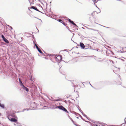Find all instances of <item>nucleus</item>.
<instances>
[{
  "label": "nucleus",
  "instance_id": "1",
  "mask_svg": "<svg viewBox=\"0 0 126 126\" xmlns=\"http://www.w3.org/2000/svg\"><path fill=\"white\" fill-rule=\"evenodd\" d=\"M59 109H61L64 111L68 113V111H67V110L64 107L62 106H60L57 107Z\"/></svg>",
  "mask_w": 126,
  "mask_h": 126
},
{
  "label": "nucleus",
  "instance_id": "2",
  "mask_svg": "<svg viewBox=\"0 0 126 126\" xmlns=\"http://www.w3.org/2000/svg\"><path fill=\"white\" fill-rule=\"evenodd\" d=\"M62 59V57L60 55H58L57 56L56 58V60L58 62L61 61Z\"/></svg>",
  "mask_w": 126,
  "mask_h": 126
},
{
  "label": "nucleus",
  "instance_id": "3",
  "mask_svg": "<svg viewBox=\"0 0 126 126\" xmlns=\"http://www.w3.org/2000/svg\"><path fill=\"white\" fill-rule=\"evenodd\" d=\"M31 106L32 108H34L36 107V105L35 103H31Z\"/></svg>",
  "mask_w": 126,
  "mask_h": 126
},
{
  "label": "nucleus",
  "instance_id": "4",
  "mask_svg": "<svg viewBox=\"0 0 126 126\" xmlns=\"http://www.w3.org/2000/svg\"><path fill=\"white\" fill-rule=\"evenodd\" d=\"M34 45L35 46H36V48L38 50L39 52L40 53H42L43 52H42L41 49L38 47L37 45L36 44H35Z\"/></svg>",
  "mask_w": 126,
  "mask_h": 126
},
{
  "label": "nucleus",
  "instance_id": "5",
  "mask_svg": "<svg viewBox=\"0 0 126 126\" xmlns=\"http://www.w3.org/2000/svg\"><path fill=\"white\" fill-rule=\"evenodd\" d=\"M97 13L96 12H93L92 14V15L93 17H95L96 16Z\"/></svg>",
  "mask_w": 126,
  "mask_h": 126
},
{
  "label": "nucleus",
  "instance_id": "6",
  "mask_svg": "<svg viewBox=\"0 0 126 126\" xmlns=\"http://www.w3.org/2000/svg\"><path fill=\"white\" fill-rule=\"evenodd\" d=\"M9 120L11 122H16L17 121V120L15 118H12L11 119H9Z\"/></svg>",
  "mask_w": 126,
  "mask_h": 126
},
{
  "label": "nucleus",
  "instance_id": "7",
  "mask_svg": "<svg viewBox=\"0 0 126 126\" xmlns=\"http://www.w3.org/2000/svg\"><path fill=\"white\" fill-rule=\"evenodd\" d=\"M122 52H126V44L125 45V47L123 48L122 49Z\"/></svg>",
  "mask_w": 126,
  "mask_h": 126
},
{
  "label": "nucleus",
  "instance_id": "8",
  "mask_svg": "<svg viewBox=\"0 0 126 126\" xmlns=\"http://www.w3.org/2000/svg\"><path fill=\"white\" fill-rule=\"evenodd\" d=\"M80 47L82 48L83 49L84 48L85 46L84 45V44L83 43H80Z\"/></svg>",
  "mask_w": 126,
  "mask_h": 126
},
{
  "label": "nucleus",
  "instance_id": "9",
  "mask_svg": "<svg viewBox=\"0 0 126 126\" xmlns=\"http://www.w3.org/2000/svg\"><path fill=\"white\" fill-rule=\"evenodd\" d=\"M22 86H22L23 88L26 91H27V92L29 91V89H28V88H27V87H25L24 85H23Z\"/></svg>",
  "mask_w": 126,
  "mask_h": 126
},
{
  "label": "nucleus",
  "instance_id": "10",
  "mask_svg": "<svg viewBox=\"0 0 126 126\" xmlns=\"http://www.w3.org/2000/svg\"><path fill=\"white\" fill-rule=\"evenodd\" d=\"M31 8L33 9L38 11L40 12V11H39V10L38 9H37L36 7H35L34 6H32L31 7Z\"/></svg>",
  "mask_w": 126,
  "mask_h": 126
},
{
  "label": "nucleus",
  "instance_id": "11",
  "mask_svg": "<svg viewBox=\"0 0 126 126\" xmlns=\"http://www.w3.org/2000/svg\"><path fill=\"white\" fill-rule=\"evenodd\" d=\"M3 40L5 42L7 43H9V42L8 40L5 38H4Z\"/></svg>",
  "mask_w": 126,
  "mask_h": 126
},
{
  "label": "nucleus",
  "instance_id": "12",
  "mask_svg": "<svg viewBox=\"0 0 126 126\" xmlns=\"http://www.w3.org/2000/svg\"><path fill=\"white\" fill-rule=\"evenodd\" d=\"M70 22L74 25L75 26H77L76 24L73 21L71 20L70 21Z\"/></svg>",
  "mask_w": 126,
  "mask_h": 126
},
{
  "label": "nucleus",
  "instance_id": "13",
  "mask_svg": "<svg viewBox=\"0 0 126 126\" xmlns=\"http://www.w3.org/2000/svg\"><path fill=\"white\" fill-rule=\"evenodd\" d=\"M19 81L20 82V84L22 86H23L24 85L22 83L21 80H20V79L19 78Z\"/></svg>",
  "mask_w": 126,
  "mask_h": 126
},
{
  "label": "nucleus",
  "instance_id": "14",
  "mask_svg": "<svg viewBox=\"0 0 126 126\" xmlns=\"http://www.w3.org/2000/svg\"><path fill=\"white\" fill-rule=\"evenodd\" d=\"M58 21L59 22L61 23H62V22H63L62 20L61 19H59Z\"/></svg>",
  "mask_w": 126,
  "mask_h": 126
},
{
  "label": "nucleus",
  "instance_id": "15",
  "mask_svg": "<svg viewBox=\"0 0 126 126\" xmlns=\"http://www.w3.org/2000/svg\"><path fill=\"white\" fill-rule=\"evenodd\" d=\"M2 38L3 39V40L5 38L4 37V36L3 35H2L1 36Z\"/></svg>",
  "mask_w": 126,
  "mask_h": 126
},
{
  "label": "nucleus",
  "instance_id": "16",
  "mask_svg": "<svg viewBox=\"0 0 126 126\" xmlns=\"http://www.w3.org/2000/svg\"><path fill=\"white\" fill-rule=\"evenodd\" d=\"M68 21L70 22V21H71V20L70 19H68Z\"/></svg>",
  "mask_w": 126,
  "mask_h": 126
},
{
  "label": "nucleus",
  "instance_id": "17",
  "mask_svg": "<svg viewBox=\"0 0 126 126\" xmlns=\"http://www.w3.org/2000/svg\"><path fill=\"white\" fill-rule=\"evenodd\" d=\"M60 100L59 99H57V100H55V101H59V100Z\"/></svg>",
  "mask_w": 126,
  "mask_h": 126
},
{
  "label": "nucleus",
  "instance_id": "18",
  "mask_svg": "<svg viewBox=\"0 0 126 126\" xmlns=\"http://www.w3.org/2000/svg\"><path fill=\"white\" fill-rule=\"evenodd\" d=\"M76 126H80V125H77Z\"/></svg>",
  "mask_w": 126,
  "mask_h": 126
},
{
  "label": "nucleus",
  "instance_id": "19",
  "mask_svg": "<svg viewBox=\"0 0 126 126\" xmlns=\"http://www.w3.org/2000/svg\"><path fill=\"white\" fill-rule=\"evenodd\" d=\"M96 125V126H98L97 125Z\"/></svg>",
  "mask_w": 126,
  "mask_h": 126
},
{
  "label": "nucleus",
  "instance_id": "20",
  "mask_svg": "<svg viewBox=\"0 0 126 126\" xmlns=\"http://www.w3.org/2000/svg\"><path fill=\"white\" fill-rule=\"evenodd\" d=\"M11 29H12V27H11Z\"/></svg>",
  "mask_w": 126,
  "mask_h": 126
}]
</instances>
